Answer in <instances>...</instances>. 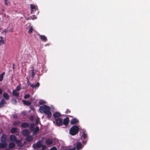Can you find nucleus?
<instances>
[{"instance_id": "f03ea898", "label": "nucleus", "mask_w": 150, "mask_h": 150, "mask_svg": "<svg viewBox=\"0 0 150 150\" xmlns=\"http://www.w3.org/2000/svg\"><path fill=\"white\" fill-rule=\"evenodd\" d=\"M33 147L34 149L37 150L41 147L42 148L41 150H45L46 148V146L42 145V142L41 140L39 141L36 143L33 144Z\"/></svg>"}, {"instance_id": "1a4fd4ad", "label": "nucleus", "mask_w": 150, "mask_h": 150, "mask_svg": "<svg viewBox=\"0 0 150 150\" xmlns=\"http://www.w3.org/2000/svg\"><path fill=\"white\" fill-rule=\"evenodd\" d=\"M78 120L76 118L72 119L70 121V124L72 125L76 124L79 122Z\"/></svg>"}, {"instance_id": "6e6552de", "label": "nucleus", "mask_w": 150, "mask_h": 150, "mask_svg": "<svg viewBox=\"0 0 150 150\" xmlns=\"http://www.w3.org/2000/svg\"><path fill=\"white\" fill-rule=\"evenodd\" d=\"M29 126L30 125L29 124L26 122L22 123L21 125V127L23 128H28Z\"/></svg>"}, {"instance_id": "72a5a7b5", "label": "nucleus", "mask_w": 150, "mask_h": 150, "mask_svg": "<svg viewBox=\"0 0 150 150\" xmlns=\"http://www.w3.org/2000/svg\"><path fill=\"white\" fill-rule=\"evenodd\" d=\"M33 28L32 27V26L30 28L28 31V33H30V34L31 33L33 32Z\"/></svg>"}, {"instance_id": "dca6fc26", "label": "nucleus", "mask_w": 150, "mask_h": 150, "mask_svg": "<svg viewBox=\"0 0 150 150\" xmlns=\"http://www.w3.org/2000/svg\"><path fill=\"white\" fill-rule=\"evenodd\" d=\"M45 143L47 145H50L53 143L52 140L50 139H47L45 140Z\"/></svg>"}, {"instance_id": "c03bdc74", "label": "nucleus", "mask_w": 150, "mask_h": 150, "mask_svg": "<svg viewBox=\"0 0 150 150\" xmlns=\"http://www.w3.org/2000/svg\"><path fill=\"white\" fill-rule=\"evenodd\" d=\"M30 18L31 19L33 20L34 18L36 19L37 18L35 16V15L32 16Z\"/></svg>"}, {"instance_id": "052dcab7", "label": "nucleus", "mask_w": 150, "mask_h": 150, "mask_svg": "<svg viewBox=\"0 0 150 150\" xmlns=\"http://www.w3.org/2000/svg\"><path fill=\"white\" fill-rule=\"evenodd\" d=\"M70 117H72V116H70Z\"/></svg>"}, {"instance_id": "2f4dec72", "label": "nucleus", "mask_w": 150, "mask_h": 150, "mask_svg": "<svg viewBox=\"0 0 150 150\" xmlns=\"http://www.w3.org/2000/svg\"><path fill=\"white\" fill-rule=\"evenodd\" d=\"M21 88V86L20 85H18L16 87L15 90H16V91H18L20 90Z\"/></svg>"}, {"instance_id": "c9c22d12", "label": "nucleus", "mask_w": 150, "mask_h": 150, "mask_svg": "<svg viewBox=\"0 0 150 150\" xmlns=\"http://www.w3.org/2000/svg\"><path fill=\"white\" fill-rule=\"evenodd\" d=\"M30 96L29 94H26L24 96V98L25 99L28 98L30 97Z\"/></svg>"}, {"instance_id": "603ef678", "label": "nucleus", "mask_w": 150, "mask_h": 150, "mask_svg": "<svg viewBox=\"0 0 150 150\" xmlns=\"http://www.w3.org/2000/svg\"><path fill=\"white\" fill-rule=\"evenodd\" d=\"M2 93V91L1 89L0 88V95H1Z\"/></svg>"}, {"instance_id": "4be33fe9", "label": "nucleus", "mask_w": 150, "mask_h": 150, "mask_svg": "<svg viewBox=\"0 0 150 150\" xmlns=\"http://www.w3.org/2000/svg\"><path fill=\"white\" fill-rule=\"evenodd\" d=\"M12 94L13 96H16L17 97H18L19 96V93L18 92H17L16 90H13Z\"/></svg>"}, {"instance_id": "393cba45", "label": "nucleus", "mask_w": 150, "mask_h": 150, "mask_svg": "<svg viewBox=\"0 0 150 150\" xmlns=\"http://www.w3.org/2000/svg\"><path fill=\"white\" fill-rule=\"evenodd\" d=\"M34 127V124L33 123H32L30 124V125L29 127V129H30V130L32 131L33 130Z\"/></svg>"}, {"instance_id": "a878e982", "label": "nucleus", "mask_w": 150, "mask_h": 150, "mask_svg": "<svg viewBox=\"0 0 150 150\" xmlns=\"http://www.w3.org/2000/svg\"><path fill=\"white\" fill-rule=\"evenodd\" d=\"M3 96L4 98L7 100H8L9 99V96L8 94L6 93H4L3 95Z\"/></svg>"}, {"instance_id": "6e6d98bb", "label": "nucleus", "mask_w": 150, "mask_h": 150, "mask_svg": "<svg viewBox=\"0 0 150 150\" xmlns=\"http://www.w3.org/2000/svg\"><path fill=\"white\" fill-rule=\"evenodd\" d=\"M32 70H33V71H34V67L33 66L32 67Z\"/></svg>"}, {"instance_id": "f3484780", "label": "nucleus", "mask_w": 150, "mask_h": 150, "mask_svg": "<svg viewBox=\"0 0 150 150\" xmlns=\"http://www.w3.org/2000/svg\"><path fill=\"white\" fill-rule=\"evenodd\" d=\"M40 39L44 42H46L47 40V37L44 35H40Z\"/></svg>"}, {"instance_id": "5701e85b", "label": "nucleus", "mask_w": 150, "mask_h": 150, "mask_svg": "<svg viewBox=\"0 0 150 150\" xmlns=\"http://www.w3.org/2000/svg\"><path fill=\"white\" fill-rule=\"evenodd\" d=\"M60 113L58 112H55L53 114V116L55 118H57L60 116Z\"/></svg>"}, {"instance_id": "de8ad7c7", "label": "nucleus", "mask_w": 150, "mask_h": 150, "mask_svg": "<svg viewBox=\"0 0 150 150\" xmlns=\"http://www.w3.org/2000/svg\"><path fill=\"white\" fill-rule=\"evenodd\" d=\"M26 79H27V84L28 85H30V84H31L30 83V82L29 81L28 79L27 78V77L26 78Z\"/></svg>"}, {"instance_id": "aec40b11", "label": "nucleus", "mask_w": 150, "mask_h": 150, "mask_svg": "<svg viewBox=\"0 0 150 150\" xmlns=\"http://www.w3.org/2000/svg\"><path fill=\"white\" fill-rule=\"evenodd\" d=\"M6 104V102L4 99H2L0 102V108L3 107L4 105Z\"/></svg>"}, {"instance_id": "7ed1b4c3", "label": "nucleus", "mask_w": 150, "mask_h": 150, "mask_svg": "<svg viewBox=\"0 0 150 150\" xmlns=\"http://www.w3.org/2000/svg\"><path fill=\"white\" fill-rule=\"evenodd\" d=\"M79 130V127L77 125H74L70 128L69 133L71 135H75L78 133Z\"/></svg>"}, {"instance_id": "9d476101", "label": "nucleus", "mask_w": 150, "mask_h": 150, "mask_svg": "<svg viewBox=\"0 0 150 150\" xmlns=\"http://www.w3.org/2000/svg\"><path fill=\"white\" fill-rule=\"evenodd\" d=\"M15 142L16 144H17L18 147H21L23 146V145L22 144L21 140H17V139Z\"/></svg>"}, {"instance_id": "412c9836", "label": "nucleus", "mask_w": 150, "mask_h": 150, "mask_svg": "<svg viewBox=\"0 0 150 150\" xmlns=\"http://www.w3.org/2000/svg\"><path fill=\"white\" fill-rule=\"evenodd\" d=\"M22 102L23 103V104L27 106H29L31 105V103L29 101H27L25 100H22Z\"/></svg>"}, {"instance_id": "09e8293b", "label": "nucleus", "mask_w": 150, "mask_h": 150, "mask_svg": "<svg viewBox=\"0 0 150 150\" xmlns=\"http://www.w3.org/2000/svg\"><path fill=\"white\" fill-rule=\"evenodd\" d=\"M39 120L38 119H37L36 120V122H35V124L36 125H38L39 123Z\"/></svg>"}, {"instance_id": "680f3d73", "label": "nucleus", "mask_w": 150, "mask_h": 150, "mask_svg": "<svg viewBox=\"0 0 150 150\" xmlns=\"http://www.w3.org/2000/svg\"><path fill=\"white\" fill-rule=\"evenodd\" d=\"M24 150H27V149H25Z\"/></svg>"}, {"instance_id": "2eb2a0df", "label": "nucleus", "mask_w": 150, "mask_h": 150, "mask_svg": "<svg viewBox=\"0 0 150 150\" xmlns=\"http://www.w3.org/2000/svg\"><path fill=\"white\" fill-rule=\"evenodd\" d=\"M9 138L11 141L15 142L17 138L16 137L13 135H11L10 136Z\"/></svg>"}, {"instance_id": "13d9d810", "label": "nucleus", "mask_w": 150, "mask_h": 150, "mask_svg": "<svg viewBox=\"0 0 150 150\" xmlns=\"http://www.w3.org/2000/svg\"><path fill=\"white\" fill-rule=\"evenodd\" d=\"M5 150H10L8 149H6Z\"/></svg>"}, {"instance_id": "6ab92c4d", "label": "nucleus", "mask_w": 150, "mask_h": 150, "mask_svg": "<svg viewBox=\"0 0 150 150\" xmlns=\"http://www.w3.org/2000/svg\"><path fill=\"white\" fill-rule=\"evenodd\" d=\"M76 147L77 150H79L82 147V144L80 142H78L76 144Z\"/></svg>"}, {"instance_id": "5fc2aeb1", "label": "nucleus", "mask_w": 150, "mask_h": 150, "mask_svg": "<svg viewBox=\"0 0 150 150\" xmlns=\"http://www.w3.org/2000/svg\"><path fill=\"white\" fill-rule=\"evenodd\" d=\"M12 64H13L12 69L13 70L14 69V68L15 65H14V64H13V63Z\"/></svg>"}, {"instance_id": "bf43d9fd", "label": "nucleus", "mask_w": 150, "mask_h": 150, "mask_svg": "<svg viewBox=\"0 0 150 150\" xmlns=\"http://www.w3.org/2000/svg\"><path fill=\"white\" fill-rule=\"evenodd\" d=\"M29 18H27V20H29Z\"/></svg>"}, {"instance_id": "f8f14e48", "label": "nucleus", "mask_w": 150, "mask_h": 150, "mask_svg": "<svg viewBox=\"0 0 150 150\" xmlns=\"http://www.w3.org/2000/svg\"><path fill=\"white\" fill-rule=\"evenodd\" d=\"M7 146V143H1L0 142V149H4Z\"/></svg>"}, {"instance_id": "9b49d317", "label": "nucleus", "mask_w": 150, "mask_h": 150, "mask_svg": "<svg viewBox=\"0 0 150 150\" xmlns=\"http://www.w3.org/2000/svg\"><path fill=\"white\" fill-rule=\"evenodd\" d=\"M30 133L29 131L26 129L23 130L22 132L23 135L24 136H27Z\"/></svg>"}, {"instance_id": "7c9ffc66", "label": "nucleus", "mask_w": 150, "mask_h": 150, "mask_svg": "<svg viewBox=\"0 0 150 150\" xmlns=\"http://www.w3.org/2000/svg\"><path fill=\"white\" fill-rule=\"evenodd\" d=\"M45 103V102L43 100H40L39 102V104L40 105H43Z\"/></svg>"}, {"instance_id": "37998d69", "label": "nucleus", "mask_w": 150, "mask_h": 150, "mask_svg": "<svg viewBox=\"0 0 150 150\" xmlns=\"http://www.w3.org/2000/svg\"><path fill=\"white\" fill-rule=\"evenodd\" d=\"M71 112V111L69 109H67L65 111V113L66 114H68L70 113Z\"/></svg>"}, {"instance_id": "f704fd0d", "label": "nucleus", "mask_w": 150, "mask_h": 150, "mask_svg": "<svg viewBox=\"0 0 150 150\" xmlns=\"http://www.w3.org/2000/svg\"><path fill=\"white\" fill-rule=\"evenodd\" d=\"M60 150H68L67 149H62ZM69 150H76V148L75 147H74L73 148H70Z\"/></svg>"}, {"instance_id": "58836bf2", "label": "nucleus", "mask_w": 150, "mask_h": 150, "mask_svg": "<svg viewBox=\"0 0 150 150\" xmlns=\"http://www.w3.org/2000/svg\"><path fill=\"white\" fill-rule=\"evenodd\" d=\"M31 73H32V78H33L34 75L35 74V73L34 72V71H33V70H31Z\"/></svg>"}, {"instance_id": "3c124183", "label": "nucleus", "mask_w": 150, "mask_h": 150, "mask_svg": "<svg viewBox=\"0 0 150 150\" xmlns=\"http://www.w3.org/2000/svg\"><path fill=\"white\" fill-rule=\"evenodd\" d=\"M8 32H13V29H10V30H8Z\"/></svg>"}, {"instance_id": "864d4df0", "label": "nucleus", "mask_w": 150, "mask_h": 150, "mask_svg": "<svg viewBox=\"0 0 150 150\" xmlns=\"http://www.w3.org/2000/svg\"><path fill=\"white\" fill-rule=\"evenodd\" d=\"M87 141H82V142L84 144H86V142H87Z\"/></svg>"}, {"instance_id": "c756f323", "label": "nucleus", "mask_w": 150, "mask_h": 150, "mask_svg": "<svg viewBox=\"0 0 150 150\" xmlns=\"http://www.w3.org/2000/svg\"><path fill=\"white\" fill-rule=\"evenodd\" d=\"M4 4L6 5H9L10 4V2L9 0H4Z\"/></svg>"}, {"instance_id": "20e7f679", "label": "nucleus", "mask_w": 150, "mask_h": 150, "mask_svg": "<svg viewBox=\"0 0 150 150\" xmlns=\"http://www.w3.org/2000/svg\"><path fill=\"white\" fill-rule=\"evenodd\" d=\"M55 122L53 121L54 124L57 126H60L62 125L63 123L62 119L61 118L55 119Z\"/></svg>"}, {"instance_id": "8fccbe9b", "label": "nucleus", "mask_w": 150, "mask_h": 150, "mask_svg": "<svg viewBox=\"0 0 150 150\" xmlns=\"http://www.w3.org/2000/svg\"><path fill=\"white\" fill-rule=\"evenodd\" d=\"M22 114L23 115V116H25L26 115V113L25 112L23 111L22 112Z\"/></svg>"}, {"instance_id": "49530a36", "label": "nucleus", "mask_w": 150, "mask_h": 150, "mask_svg": "<svg viewBox=\"0 0 150 150\" xmlns=\"http://www.w3.org/2000/svg\"><path fill=\"white\" fill-rule=\"evenodd\" d=\"M13 117L14 118H16V119L18 118V116L16 114L13 115Z\"/></svg>"}, {"instance_id": "79ce46f5", "label": "nucleus", "mask_w": 150, "mask_h": 150, "mask_svg": "<svg viewBox=\"0 0 150 150\" xmlns=\"http://www.w3.org/2000/svg\"><path fill=\"white\" fill-rule=\"evenodd\" d=\"M4 44V40H0V45H2L3 44Z\"/></svg>"}, {"instance_id": "f257e3e1", "label": "nucleus", "mask_w": 150, "mask_h": 150, "mask_svg": "<svg viewBox=\"0 0 150 150\" xmlns=\"http://www.w3.org/2000/svg\"><path fill=\"white\" fill-rule=\"evenodd\" d=\"M50 108L49 106L44 105L40 107L39 110L41 113H44L47 115V118L49 119L52 116V113L50 111Z\"/></svg>"}, {"instance_id": "a211bd4d", "label": "nucleus", "mask_w": 150, "mask_h": 150, "mask_svg": "<svg viewBox=\"0 0 150 150\" xmlns=\"http://www.w3.org/2000/svg\"><path fill=\"white\" fill-rule=\"evenodd\" d=\"M26 140L28 142H31L33 140V138L31 135L28 136L26 138Z\"/></svg>"}, {"instance_id": "4c0bfd02", "label": "nucleus", "mask_w": 150, "mask_h": 150, "mask_svg": "<svg viewBox=\"0 0 150 150\" xmlns=\"http://www.w3.org/2000/svg\"><path fill=\"white\" fill-rule=\"evenodd\" d=\"M30 8L31 10L33 9H35V7L33 4H31L30 5Z\"/></svg>"}, {"instance_id": "b1692460", "label": "nucleus", "mask_w": 150, "mask_h": 150, "mask_svg": "<svg viewBox=\"0 0 150 150\" xmlns=\"http://www.w3.org/2000/svg\"><path fill=\"white\" fill-rule=\"evenodd\" d=\"M17 128L15 127L12 128L11 129V132L12 133H16L17 131Z\"/></svg>"}, {"instance_id": "c85d7f7f", "label": "nucleus", "mask_w": 150, "mask_h": 150, "mask_svg": "<svg viewBox=\"0 0 150 150\" xmlns=\"http://www.w3.org/2000/svg\"><path fill=\"white\" fill-rule=\"evenodd\" d=\"M5 74V72H4L2 74H0V82L3 80L4 76Z\"/></svg>"}, {"instance_id": "4468645a", "label": "nucleus", "mask_w": 150, "mask_h": 150, "mask_svg": "<svg viewBox=\"0 0 150 150\" xmlns=\"http://www.w3.org/2000/svg\"><path fill=\"white\" fill-rule=\"evenodd\" d=\"M40 84L39 82H38L35 85L33 84H30V86L33 88L35 89L38 87L40 86Z\"/></svg>"}, {"instance_id": "e433bc0d", "label": "nucleus", "mask_w": 150, "mask_h": 150, "mask_svg": "<svg viewBox=\"0 0 150 150\" xmlns=\"http://www.w3.org/2000/svg\"><path fill=\"white\" fill-rule=\"evenodd\" d=\"M30 109L31 110H35L34 107L33 105H30Z\"/></svg>"}, {"instance_id": "ea45409f", "label": "nucleus", "mask_w": 150, "mask_h": 150, "mask_svg": "<svg viewBox=\"0 0 150 150\" xmlns=\"http://www.w3.org/2000/svg\"><path fill=\"white\" fill-rule=\"evenodd\" d=\"M34 119V117L33 116V115H31L30 116L29 118V120L31 121H33V120Z\"/></svg>"}, {"instance_id": "a19ab883", "label": "nucleus", "mask_w": 150, "mask_h": 150, "mask_svg": "<svg viewBox=\"0 0 150 150\" xmlns=\"http://www.w3.org/2000/svg\"><path fill=\"white\" fill-rule=\"evenodd\" d=\"M50 150H57V148L55 146H53L51 148Z\"/></svg>"}, {"instance_id": "473e14b6", "label": "nucleus", "mask_w": 150, "mask_h": 150, "mask_svg": "<svg viewBox=\"0 0 150 150\" xmlns=\"http://www.w3.org/2000/svg\"><path fill=\"white\" fill-rule=\"evenodd\" d=\"M12 101L13 103L14 104H16L17 103V100L15 98H12Z\"/></svg>"}, {"instance_id": "a18cd8bd", "label": "nucleus", "mask_w": 150, "mask_h": 150, "mask_svg": "<svg viewBox=\"0 0 150 150\" xmlns=\"http://www.w3.org/2000/svg\"><path fill=\"white\" fill-rule=\"evenodd\" d=\"M8 32V30H4V31H3L2 32V33H4L5 34H6V33H7Z\"/></svg>"}, {"instance_id": "423d86ee", "label": "nucleus", "mask_w": 150, "mask_h": 150, "mask_svg": "<svg viewBox=\"0 0 150 150\" xmlns=\"http://www.w3.org/2000/svg\"><path fill=\"white\" fill-rule=\"evenodd\" d=\"M69 119L68 117H66L63 121V123L64 125L67 126L69 124Z\"/></svg>"}, {"instance_id": "4d7b16f0", "label": "nucleus", "mask_w": 150, "mask_h": 150, "mask_svg": "<svg viewBox=\"0 0 150 150\" xmlns=\"http://www.w3.org/2000/svg\"><path fill=\"white\" fill-rule=\"evenodd\" d=\"M0 38L1 39V40H2L3 39V37L2 36H1L0 37Z\"/></svg>"}, {"instance_id": "cd10ccee", "label": "nucleus", "mask_w": 150, "mask_h": 150, "mask_svg": "<svg viewBox=\"0 0 150 150\" xmlns=\"http://www.w3.org/2000/svg\"><path fill=\"white\" fill-rule=\"evenodd\" d=\"M20 122H21L20 121H15L14 122L13 125L14 126H16L19 125Z\"/></svg>"}, {"instance_id": "39448f33", "label": "nucleus", "mask_w": 150, "mask_h": 150, "mask_svg": "<svg viewBox=\"0 0 150 150\" xmlns=\"http://www.w3.org/2000/svg\"><path fill=\"white\" fill-rule=\"evenodd\" d=\"M6 135L5 134H3L1 138V141L3 143H7Z\"/></svg>"}, {"instance_id": "0eeeda50", "label": "nucleus", "mask_w": 150, "mask_h": 150, "mask_svg": "<svg viewBox=\"0 0 150 150\" xmlns=\"http://www.w3.org/2000/svg\"><path fill=\"white\" fill-rule=\"evenodd\" d=\"M80 132H82L81 136L84 139H86L87 138V134L83 130H80Z\"/></svg>"}, {"instance_id": "bb28decb", "label": "nucleus", "mask_w": 150, "mask_h": 150, "mask_svg": "<svg viewBox=\"0 0 150 150\" xmlns=\"http://www.w3.org/2000/svg\"><path fill=\"white\" fill-rule=\"evenodd\" d=\"M39 127L38 126H36V127L33 130L34 131L33 132V134H35L36 133H37L39 131Z\"/></svg>"}, {"instance_id": "ddd939ff", "label": "nucleus", "mask_w": 150, "mask_h": 150, "mask_svg": "<svg viewBox=\"0 0 150 150\" xmlns=\"http://www.w3.org/2000/svg\"><path fill=\"white\" fill-rule=\"evenodd\" d=\"M15 146V144L13 142L10 143L8 145V147L10 149L14 148Z\"/></svg>"}]
</instances>
